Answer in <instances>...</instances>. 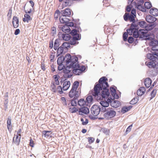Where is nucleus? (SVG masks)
Returning a JSON list of instances; mask_svg holds the SVG:
<instances>
[{"mask_svg": "<svg viewBox=\"0 0 158 158\" xmlns=\"http://www.w3.org/2000/svg\"><path fill=\"white\" fill-rule=\"evenodd\" d=\"M107 81V79L105 77H103L99 79V84L95 85L92 92V95L94 96H101L103 98H107L109 96L110 93L109 90L106 89V87L108 86Z\"/></svg>", "mask_w": 158, "mask_h": 158, "instance_id": "f257e3e1", "label": "nucleus"}, {"mask_svg": "<svg viewBox=\"0 0 158 158\" xmlns=\"http://www.w3.org/2000/svg\"><path fill=\"white\" fill-rule=\"evenodd\" d=\"M65 59L66 66H68L72 68H77L79 64L77 57L74 56H71L69 54H67L65 55Z\"/></svg>", "mask_w": 158, "mask_h": 158, "instance_id": "f03ea898", "label": "nucleus"}, {"mask_svg": "<svg viewBox=\"0 0 158 158\" xmlns=\"http://www.w3.org/2000/svg\"><path fill=\"white\" fill-rule=\"evenodd\" d=\"M139 38L142 40H147L152 38L149 35L148 30L146 29H140L139 30Z\"/></svg>", "mask_w": 158, "mask_h": 158, "instance_id": "7ed1b4c3", "label": "nucleus"}, {"mask_svg": "<svg viewBox=\"0 0 158 158\" xmlns=\"http://www.w3.org/2000/svg\"><path fill=\"white\" fill-rule=\"evenodd\" d=\"M152 49L155 52L152 54H147L146 56L150 60H155L156 59L158 60V44L154 47H152Z\"/></svg>", "mask_w": 158, "mask_h": 158, "instance_id": "20e7f679", "label": "nucleus"}, {"mask_svg": "<svg viewBox=\"0 0 158 158\" xmlns=\"http://www.w3.org/2000/svg\"><path fill=\"white\" fill-rule=\"evenodd\" d=\"M106 112L104 114V116L106 119H110L114 117L116 113L112 108H108L106 111Z\"/></svg>", "mask_w": 158, "mask_h": 158, "instance_id": "39448f33", "label": "nucleus"}, {"mask_svg": "<svg viewBox=\"0 0 158 158\" xmlns=\"http://www.w3.org/2000/svg\"><path fill=\"white\" fill-rule=\"evenodd\" d=\"M146 19L148 22L152 23V24L151 25V28H153L156 25L157 23L155 21L157 19L156 17L149 15L146 16Z\"/></svg>", "mask_w": 158, "mask_h": 158, "instance_id": "423d86ee", "label": "nucleus"}, {"mask_svg": "<svg viewBox=\"0 0 158 158\" xmlns=\"http://www.w3.org/2000/svg\"><path fill=\"white\" fill-rule=\"evenodd\" d=\"M85 69V67L84 66H80L78 65L77 68H73L72 72L76 75H80L82 72L84 71Z\"/></svg>", "mask_w": 158, "mask_h": 158, "instance_id": "0eeeda50", "label": "nucleus"}, {"mask_svg": "<svg viewBox=\"0 0 158 158\" xmlns=\"http://www.w3.org/2000/svg\"><path fill=\"white\" fill-rule=\"evenodd\" d=\"M101 109L98 105H94L91 108V112L94 115L97 116L99 114Z\"/></svg>", "mask_w": 158, "mask_h": 158, "instance_id": "6e6552de", "label": "nucleus"}, {"mask_svg": "<svg viewBox=\"0 0 158 158\" xmlns=\"http://www.w3.org/2000/svg\"><path fill=\"white\" fill-rule=\"evenodd\" d=\"M110 101V99L108 98L107 101H102L100 102V104L102 106V107L101 108L102 111L104 112L106 111L107 109L106 108L109 106V103Z\"/></svg>", "mask_w": 158, "mask_h": 158, "instance_id": "1a4fd4ad", "label": "nucleus"}, {"mask_svg": "<svg viewBox=\"0 0 158 158\" xmlns=\"http://www.w3.org/2000/svg\"><path fill=\"white\" fill-rule=\"evenodd\" d=\"M80 39V37L79 34H76L73 36L72 38L70 40V44L71 45H74L78 44V42L77 41Z\"/></svg>", "mask_w": 158, "mask_h": 158, "instance_id": "9d476101", "label": "nucleus"}, {"mask_svg": "<svg viewBox=\"0 0 158 158\" xmlns=\"http://www.w3.org/2000/svg\"><path fill=\"white\" fill-rule=\"evenodd\" d=\"M89 112V109L86 107H84L80 108L78 111L79 114L81 115L87 114Z\"/></svg>", "mask_w": 158, "mask_h": 158, "instance_id": "9b49d317", "label": "nucleus"}, {"mask_svg": "<svg viewBox=\"0 0 158 158\" xmlns=\"http://www.w3.org/2000/svg\"><path fill=\"white\" fill-rule=\"evenodd\" d=\"M80 92L79 90L71 89L69 93V96L70 98L74 97H77L80 94Z\"/></svg>", "mask_w": 158, "mask_h": 158, "instance_id": "f8f14e48", "label": "nucleus"}, {"mask_svg": "<svg viewBox=\"0 0 158 158\" xmlns=\"http://www.w3.org/2000/svg\"><path fill=\"white\" fill-rule=\"evenodd\" d=\"M150 37L152 38L149 39L148 40H151L149 43V45L150 46L152 47H154L158 44V41L155 39L153 35H151Z\"/></svg>", "mask_w": 158, "mask_h": 158, "instance_id": "ddd939ff", "label": "nucleus"}, {"mask_svg": "<svg viewBox=\"0 0 158 158\" xmlns=\"http://www.w3.org/2000/svg\"><path fill=\"white\" fill-rule=\"evenodd\" d=\"M110 102L111 106L113 107L116 108L120 105V102L118 100H111Z\"/></svg>", "mask_w": 158, "mask_h": 158, "instance_id": "4468645a", "label": "nucleus"}, {"mask_svg": "<svg viewBox=\"0 0 158 158\" xmlns=\"http://www.w3.org/2000/svg\"><path fill=\"white\" fill-rule=\"evenodd\" d=\"M65 57L62 56L58 57L57 60L58 64H65Z\"/></svg>", "mask_w": 158, "mask_h": 158, "instance_id": "2eb2a0df", "label": "nucleus"}, {"mask_svg": "<svg viewBox=\"0 0 158 158\" xmlns=\"http://www.w3.org/2000/svg\"><path fill=\"white\" fill-rule=\"evenodd\" d=\"M12 23L15 28H17L19 26V21L17 17L14 16L13 19Z\"/></svg>", "mask_w": 158, "mask_h": 158, "instance_id": "dca6fc26", "label": "nucleus"}, {"mask_svg": "<svg viewBox=\"0 0 158 158\" xmlns=\"http://www.w3.org/2000/svg\"><path fill=\"white\" fill-rule=\"evenodd\" d=\"M152 61H146L145 62V64L147 65L149 68H154L156 65L155 63L154 62V61L155 60H151Z\"/></svg>", "mask_w": 158, "mask_h": 158, "instance_id": "f3484780", "label": "nucleus"}, {"mask_svg": "<svg viewBox=\"0 0 158 158\" xmlns=\"http://www.w3.org/2000/svg\"><path fill=\"white\" fill-rule=\"evenodd\" d=\"M149 13L155 16H158V9L156 8H152L149 10Z\"/></svg>", "mask_w": 158, "mask_h": 158, "instance_id": "a211bd4d", "label": "nucleus"}, {"mask_svg": "<svg viewBox=\"0 0 158 158\" xmlns=\"http://www.w3.org/2000/svg\"><path fill=\"white\" fill-rule=\"evenodd\" d=\"M59 20L60 23H65L69 22V19H68L64 15H62L60 17Z\"/></svg>", "mask_w": 158, "mask_h": 158, "instance_id": "6ab92c4d", "label": "nucleus"}, {"mask_svg": "<svg viewBox=\"0 0 158 158\" xmlns=\"http://www.w3.org/2000/svg\"><path fill=\"white\" fill-rule=\"evenodd\" d=\"M70 85V82L69 81H65L63 83V89L64 90H67L69 88Z\"/></svg>", "mask_w": 158, "mask_h": 158, "instance_id": "aec40b11", "label": "nucleus"}, {"mask_svg": "<svg viewBox=\"0 0 158 158\" xmlns=\"http://www.w3.org/2000/svg\"><path fill=\"white\" fill-rule=\"evenodd\" d=\"M61 15L65 16H69L71 15L70 10L69 8H66L64 10L61 11Z\"/></svg>", "mask_w": 158, "mask_h": 158, "instance_id": "412c9836", "label": "nucleus"}, {"mask_svg": "<svg viewBox=\"0 0 158 158\" xmlns=\"http://www.w3.org/2000/svg\"><path fill=\"white\" fill-rule=\"evenodd\" d=\"M146 89L144 87H140L137 91V94L139 96L143 95L145 92Z\"/></svg>", "mask_w": 158, "mask_h": 158, "instance_id": "4be33fe9", "label": "nucleus"}, {"mask_svg": "<svg viewBox=\"0 0 158 158\" xmlns=\"http://www.w3.org/2000/svg\"><path fill=\"white\" fill-rule=\"evenodd\" d=\"M152 82L151 80L149 78H146L144 81L145 85L148 88L150 87L152 84Z\"/></svg>", "mask_w": 158, "mask_h": 158, "instance_id": "5701e85b", "label": "nucleus"}, {"mask_svg": "<svg viewBox=\"0 0 158 158\" xmlns=\"http://www.w3.org/2000/svg\"><path fill=\"white\" fill-rule=\"evenodd\" d=\"M58 86V85L55 84L54 81L52 82L50 87L51 90L54 92L56 93V90Z\"/></svg>", "mask_w": 158, "mask_h": 158, "instance_id": "b1692460", "label": "nucleus"}, {"mask_svg": "<svg viewBox=\"0 0 158 158\" xmlns=\"http://www.w3.org/2000/svg\"><path fill=\"white\" fill-rule=\"evenodd\" d=\"M138 25L142 28H145L147 26L146 23L143 21H140L138 22Z\"/></svg>", "mask_w": 158, "mask_h": 158, "instance_id": "393cba45", "label": "nucleus"}, {"mask_svg": "<svg viewBox=\"0 0 158 158\" xmlns=\"http://www.w3.org/2000/svg\"><path fill=\"white\" fill-rule=\"evenodd\" d=\"M32 20V18L30 16L26 14L24 15V18H23V20L24 22H27L28 23L29 21Z\"/></svg>", "mask_w": 158, "mask_h": 158, "instance_id": "a878e982", "label": "nucleus"}, {"mask_svg": "<svg viewBox=\"0 0 158 158\" xmlns=\"http://www.w3.org/2000/svg\"><path fill=\"white\" fill-rule=\"evenodd\" d=\"M72 69L73 68L71 67L67 66L66 67L63 69V72L65 74H68L72 71Z\"/></svg>", "mask_w": 158, "mask_h": 158, "instance_id": "bb28decb", "label": "nucleus"}, {"mask_svg": "<svg viewBox=\"0 0 158 158\" xmlns=\"http://www.w3.org/2000/svg\"><path fill=\"white\" fill-rule=\"evenodd\" d=\"M60 40L59 39H57L55 40L54 43V46H53L54 49L55 50H56L58 48L60 45Z\"/></svg>", "mask_w": 158, "mask_h": 158, "instance_id": "cd10ccee", "label": "nucleus"}, {"mask_svg": "<svg viewBox=\"0 0 158 158\" xmlns=\"http://www.w3.org/2000/svg\"><path fill=\"white\" fill-rule=\"evenodd\" d=\"M62 31L64 32H69L70 31V28L66 24L63 26L61 28Z\"/></svg>", "mask_w": 158, "mask_h": 158, "instance_id": "c85d7f7f", "label": "nucleus"}, {"mask_svg": "<svg viewBox=\"0 0 158 158\" xmlns=\"http://www.w3.org/2000/svg\"><path fill=\"white\" fill-rule=\"evenodd\" d=\"M62 37L65 41H68L70 39V36L68 34H64L62 35Z\"/></svg>", "mask_w": 158, "mask_h": 158, "instance_id": "c756f323", "label": "nucleus"}, {"mask_svg": "<svg viewBox=\"0 0 158 158\" xmlns=\"http://www.w3.org/2000/svg\"><path fill=\"white\" fill-rule=\"evenodd\" d=\"M11 117L10 116H9L8 117L7 123V127L9 130L12 127L11 124Z\"/></svg>", "mask_w": 158, "mask_h": 158, "instance_id": "7c9ffc66", "label": "nucleus"}, {"mask_svg": "<svg viewBox=\"0 0 158 158\" xmlns=\"http://www.w3.org/2000/svg\"><path fill=\"white\" fill-rule=\"evenodd\" d=\"M86 106H88V104H91L93 102V98L91 96H88L86 98Z\"/></svg>", "mask_w": 158, "mask_h": 158, "instance_id": "2f4dec72", "label": "nucleus"}, {"mask_svg": "<svg viewBox=\"0 0 158 158\" xmlns=\"http://www.w3.org/2000/svg\"><path fill=\"white\" fill-rule=\"evenodd\" d=\"M56 54L57 56H59L63 53L64 48L60 46L57 49Z\"/></svg>", "mask_w": 158, "mask_h": 158, "instance_id": "473e14b6", "label": "nucleus"}, {"mask_svg": "<svg viewBox=\"0 0 158 158\" xmlns=\"http://www.w3.org/2000/svg\"><path fill=\"white\" fill-rule=\"evenodd\" d=\"M79 82L78 81H75L73 84L72 89L78 90L79 89H77V88L79 86Z\"/></svg>", "mask_w": 158, "mask_h": 158, "instance_id": "72a5a7b5", "label": "nucleus"}, {"mask_svg": "<svg viewBox=\"0 0 158 158\" xmlns=\"http://www.w3.org/2000/svg\"><path fill=\"white\" fill-rule=\"evenodd\" d=\"M132 106H130L128 107H123L121 110V112L122 113L124 114L127 112L128 110H130V109L131 108Z\"/></svg>", "mask_w": 158, "mask_h": 158, "instance_id": "f704fd0d", "label": "nucleus"}, {"mask_svg": "<svg viewBox=\"0 0 158 158\" xmlns=\"http://www.w3.org/2000/svg\"><path fill=\"white\" fill-rule=\"evenodd\" d=\"M43 135H44L45 137H48L49 136H51V131H44L42 132Z\"/></svg>", "mask_w": 158, "mask_h": 158, "instance_id": "c9c22d12", "label": "nucleus"}, {"mask_svg": "<svg viewBox=\"0 0 158 158\" xmlns=\"http://www.w3.org/2000/svg\"><path fill=\"white\" fill-rule=\"evenodd\" d=\"M59 76L58 75H55L53 76V78L54 79V82L56 85H58L59 84V82L58 81Z\"/></svg>", "mask_w": 158, "mask_h": 158, "instance_id": "e433bc0d", "label": "nucleus"}, {"mask_svg": "<svg viewBox=\"0 0 158 158\" xmlns=\"http://www.w3.org/2000/svg\"><path fill=\"white\" fill-rule=\"evenodd\" d=\"M78 104L80 106H81L86 104V103L84 99H82L79 100Z\"/></svg>", "mask_w": 158, "mask_h": 158, "instance_id": "4c0bfd02", "label": "nucleus"}, {"mask_svg": "<svg viewBox=\"0 0 158 158\" xmlns=\"http://www.w3.org/2000/svg\"><path fill=\"white\" fill-rule=\"evenodd\" d=\"M61 47L64 48L68 49L70 47V44L68 42H64L62 44L61 46Z\"/></svg>", "mask_w": 158, "mask_h": 158, "instance_id": "58836bf2", "label": "nucleus"}, {"mask_svg": "<svg viewBox=\"0 0 158 158\" xmlns=\"http://www.w3.org/2000/svg\"><path fill=\"white\" fill-rule=\"evenodd\" d=\"M133 36L135 38H139V31L137 29H135L133 34Z\"/></svg>", "mask_w": 158, "mask_h": 158, "instance_id": "ea45409f", "label": "nucleus"}, {"mask_svg": "<svg viewBox=\"0 0 158 158\" xmlns=\"http://www.w3.org/2000/svg\"><path fill=\"white\" fill-rule=\"evenodd\" d=\"M32 6H27L26 7V10H25V11L26 13L29 14L32 11Z\"/></svg>", "mask_w": 158, "mask_h": 158, "instance_id": "a19ab883", "label": "nucleus"}, {"mask_svg": "<svg viewBox=\"0 0 158 158\" xmlns=\"http://www.w3.org/2000/svg\"><path fill=\"white\" fill-rule=\"evenodd\" d=\"M135 29H133L130 27V28L129 29L127 30V33L129 35H131L132 34H133V33L135 30Z\"/></svg>", "mask_w": 158, "mask_h": 158, "instance_id": "79ce46f5", "label": "nucleus"}, {"mask_svg": "<svg viewBox=\"0 0 158 158\" xmlns=\"http://www.w3.org/2000/svg\"><path fill=\"white\" fill-rule=\"evenodd\" d=\"M15 143L17 145H18L20 142V137H19V135H16L15 138Z\"/></svg>", "mask_w": 158, "mask_h": 158, "instance_id": "37998d69", "label": "nucleus"}, {"mask_svg": "<svg viewBox=\"0 0 158 158\" xmlns=\"http://www.w3.org/2000/svg\"><path fill=\"white\" fill-rule=\"evenodd\" d=\"M81 121L82 122V124L83 125H86L88 123V120L85 118V119L83 118H81Z\"/></svg>", "mask_w": 158, "mask_h": 158, "instance_id": "c03bdc74", "label": "nucleus"}, {"mask_svg": "<svg viewBox=\"0 0 158 158\" xmlns=\"http://www.w3.org/2000/svg\"><path fill=\"white\" fill-rule=\"evenodd\" d=\"M144 6L145 8L147 9H150L152 6L151 4L148 2H145L144 4Z\"/></svg>", "mask_w": 158, "mask_h": 158, "instance_id": "a18cd8bd", "label": "nucleus"}, {"mask_svg": "<svg viewBox=\"0 0 158 158\" xmlns=\"http://www.w3.org/2000/svg\"><path fill=\"white\" fill-rule=\"evenodd\" d=\"M138 101L137 98H134L130 102V104L132 105L135 104Z\"/></svg>", "mask_w": 158, "mask_h": 158, "instance_id": "49530a36", "label": "nucleus"}, {"mask_svg": "<svg viewBox=\"0 0 158 158\" xmlns=\"http://www.w3.org/2000/svg\"><path fill=\"white\" fill-rule=\"evenodd\" d=\"M135 16H134L130 15L128 20L131 22H135Z\"/></svg>", "mask_w": 158, "mask_h": 158, "instance_id": "de8ad7c7", "label": "nucleus"}, {"mask_svg": "<svg viewBox=\"0 0 158 158\" xmlns=\"http://www.w3.org/2000/svg\"><path fill=\"white\" fill-rule=\"evenodd\" d=\"M62 89L63 88L60 86H58L56 90V92H58L60 94H61L63 93Z\"/></svg>", "mask_w": 158, "mask_h": 158, "instance_id": "09e8293b", "label": "nucleus"}, {"mask_svg": "<svg viewBox=\"0 0 158 158\" xmlns=\"http://www.w3.org/2000/svg\"><path fill=\"white\" fill-rule=\"evenodd\" d=\"M70 111L72 113H74L78 111L79 110L76 107H72L69 108Z\"/></svg>", "mask_w": 158, "mask_h": 158, "instance_id": "8fccbe9b", "label": "nucleus"}, {"mask_svg": "<svg viewBox=\"0 0 158 158\" xmlns=\"http://www.w3.org/2000/svg\"><path fill=\"white\" fill-rule=\"evenodd\" d=\"M137 8L138 9L143 12H146V11L145 8L140 5L138 6Z\"/></svg>", "mask_w": 158, "mask_h": 158, "instance_id": "3c124183", "label": "nucleus"}, {"mask_svg": "<svg viewBox=\"0 0 158 158\" xmlns=\"http://www.w3.org/2000/svg\"><path fill=\"white\" fill-rule=\"evenodd\" d=\"M110 90L111 94L114 97L116 94L115 89L114 88L111 87L110 88Z\"/></svg>", "mask_w": 158, "mask_h": 158, "instance_id": "603ef678", "label": "nucleus"}, {"mask_svg": "<svg viewBox=\"0 0 158 158\" xmlns=\"http://www.w3.org/2000/svg\"><path fill=\"white\" fill-rule=\"evenodd\" d=\"M129 15H129V14L126 13L123 16L124 20L126 21H127L128 20Z\"/></svg>", "mask_w": 158, "mask_h": 158, "instance_id": "864d4df0", "label": "nucleus"}, {"mask_svg": "<svg viewBox=\"0 0 158 158\" xmlns=\"http://www.w3.org/2000/svg\"><path fill=\"white\" fill-rule=\"evenodd\" d=\"M56 29L54 27H53L52 28V32L51 34L53 36L56 34Z\"/></svg>", "mask_w": 158, "mask_h": 158, "instance_id": "5fc2aeb1", "label": "nucleus"}, {"mask_svg": "<svg viewBox=\"0 0 158 158\" xmlns=\"http://www.w3.org/2000/svg\"><path fill=\"white\" fill-rule=\"evenodd\" d=\"M102 130L103 133H104L106 135H109V130L106 128H103Z\"/></svg>", "mask_w": 158, "mask_h": 158, "instance_id": "6e6d98bb", "label": "nucleus"}, {"mask_svg": "<svg viewBox=\"0 0 158 158\" xmlns=\"http://www.w3.org/2000/svg\"><path fill=\"white\" fill-rule=\"evenodd\" d=\"M156 93V90L155 89L153 90L151 93V98H154L155 96Z\"/></svg>", "mask_w": 158, "mask_h": 158, "instance_id": "4d7b16f0", "label": "nucleus"}, {"mask_svg": "<svg viewBox=\"0 0 158 158\" xmlns=\"http://www.w3.org/2000/svg\"><path fill=\"white\" fill-rule=\"evenodd\" d=\"M70 5L71 3L70 2L69 0H65L64 3H63V5L65 6Z\"/></svg>", "mask_w": 158, "mask_h": 158, "instance_id": "13d9d810", "label": "nucleus"}, {"mask_svg": "<svg viewBox=\"0 0 158 158\" xmlns=\"http://www.w3.org/2000/svg\"><path fill=\"white\" fill-rule=\"evenodd\" d=\"M65 64H58L59 66L58 67V69L60 70H63L64 69V65Z\"/></svg>", "mask_w": 158, "mask_h": 158, "instance_id": "bf43d9fd", "label": "nucleus"}, {"mask_svg": "<svg viewBox=\"0 0 158 158\" xmlns=\"http://www.w3.org/2000/svg\"><path fill=\"white\" fill-rule=\"evenodd\" d=\"M132 126V124H131V125L129 126L128 127V128L127 129V130L126 131V134H127L129 132L131 131Z\"/></svg>", "mask_w": 158, "mask_h": 158, "instance_id": "052dcab7", "label": "nucleus"}, {"mask_svg": "<svg viewBox=\"0 0 158 158\" xmlns=\"http://www.w3.org/2000/svg\"><path fill=\"white\" fill-rule=\"evenodd\" d=\"M61 99L63 104L64 105H67V103L65 98L64 97H62L61 98Z\"/></svg>", "mask_w": 158, "mask_h": 158, "instance_id": "680f3d73", "label": "nucleus"}, {"mask_svg": "<svg viewBox=\"0 0 158 158\" xmlns=\"http://www.w3.org/2000/svg\"><path fill=\"white\" fill-rule=\"evenodd\" d=\"M128 37L127 33L125 32L123 35V38L124 41H126Z\"/></svg>", "mask_w": 158, "mask_h": 158, "instance_id": "e2e57ef3", "label": "nucleus"}, {"mask_svg": "<svg viewBox=\"0 0 158 158\" xmlns=\"http://www.w3.org/2000/svg\"><path fill=\"white\" fill-rule=\"evenodd\" d=\"M128 41L130 43H132L134 41V38L131 36L129 37L128 38Z\"/></svg>", "mask_w": 158, "mask_h": 158, "instance_id": "0e129e2a", "label": "nucleus"}, {"mask_svg": "<svg viewBox=\"0 0 158 158\" xmlns=\"http://www.w3.org/2000/svg\"><path fill=\"white\" fill-rule=\"evenodd\" d=\"M131 14L130 15L136 16V12L135 9H133L131 10Z\"/></svg>", "mask_w": 158, "mask_h": 158, "instance_id": "69168bd1", "label": "nucleus"}, {"mask_svg": "<svg viewBox=\"0 0 158 158\" xmlns=\"http://www.w3.org/2000/svg\"><path fill=\"white\" fill-rule=\"evenodd\" d=\"M137 27V25L135 23H134V22H133V23L131 24V27L133 29H136L135 28L136 27Z\"/></svg>", "mask_w": 158, "mask_h": 158, "instance_id": "338daca9", "label": "nucleus"}, {"mask_svg": "<svg viewBox=\"0 0 158 158\" xmlns=\"http://www.w3.org/2000/svg\"><path fill=\"white\" fill-rule=\"evenodd\" d=\"M88 140L89 143H91L94 141V139L93 138L89 137L88 138Z\"/></svg>", "mask_w": 158, "mask_h": 158, "instance_id": "774afa93", "label": "nucleus"}]
</instances>
